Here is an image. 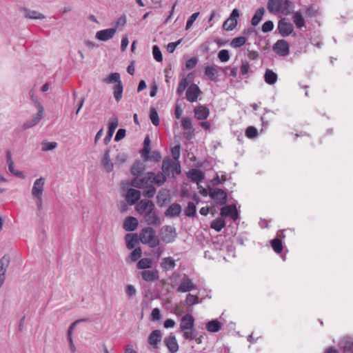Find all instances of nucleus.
<instances>
[{"label":"nucleus","instance_id":"f257e3e1","mask_svg":"<svg viewBox=\"0 0 353 353\" xmlns=\"http://www.w3.org/2000/svg\"><path fill=\"white\" fill-rule=\"evenodd\" d=\"M293 3L290 0H268L267 8L270 12L289 14Z\"/></svg>","mask_w":353,"mask_h":353},{"label":"nucleus","instance_id":"f03ea898","mask_svg":"<svg viewBox=\"0 0 353 353\" xmlns=\"http://www.w3.org/2000/svg\"><path fill=\"white\" fill-rule=\"evenodd\" d=\"M140 241L143 244L148 245L154 248L159 244V237L156 235L154 230L151 227H145L140 232Z\"/></svg>","mask_w":353,"mask_h":353},{"label":"nucleus","instance_id":"423d86ee","mask_svg":"<svg viewBox=\"0 0 353 353\" xmlns=\"http://www.w3.org/2000/svg\"><path fill=\"white\" fill-rule=\"evenodd\" d=\"M131 185L137 188H146L152 185L149 172L143 176L134 177L131 181Z\"/></svg>","mask_w":353,"mask_h":353},{"label":"nucleus","instance_id":"8fccbe9b","mask_svg":"<svg viewBox=\"0 0 353 353\" xmlns=\"http://www.w3.org/2000/svg\"><path fill=\"white\" fill-rule=\"evenodd\" d=\"M185 304L187 305L191 306L195 304L200 303L199 296L196 295H193L190 293L186 295L185 298Z\"/></svg>","mask_w":353,"mask_h":353},{"label":"nucleus","instance_id":"bb28decb","mask_svg":"<svg viewBox=\"0 0 353 353\" xmlns=\"http://www.w3.org/2000/svg\"><path fill=\"white\" fill-rule=\"evenodd\" d=\"M162 339V333L160 330L152 331L148 336V343L153 347H157Z\"/></svg>","mask_w":353,"mask_h":353},{"label":"nucleus","instance_id":"cd10ccee","mask_svg":"<svg viewBox=\"0 0 353 353\" xmlns=\"http://www.w3.org/2000/svg\"><path fill=\"white\" fill-rule=\"evenodd\" d=\"M181 212V207L178 203L171 204L165 212V215L168 217L179 216Z\"/></svg>","mask_w":353,"mask_h":353},{"label":"nucleus","instance_id":"4c0bfd02","mask_svg":"<svg viewBox=\"0 0 353 353\" xmlns=\"http://www.w3.org/2000/svg\"><path fill=\"white\" fill-rule=\"evenodd\" d=\"M113 95L117 102H119L123 97V85L122 83L115 84L113 88Z\"/></svg>","mask_w":353,"mask_h":353},{"label":"nucleus","instance_id":"a878e982","mask_svg":"<svg viewBox=\"0 0 353 353\" xmlns=\"http://www.w3.org/2000/svg\"><path fill=\"white\" fill-rule=\"evenodd\" d=\"M137 226L138 220L133 216H128L125 219L123 228L127 232H132L137 229Z\"/></svg>","mask_w":353,"mask_h":353},{"label":"nucleus","instance_id":"0e129e2a","mask_svg":"<svg viewBox=\"0 0 353 353\" xmlns=\"http://www.w3.org/2000/svg\"><path fill=\"white\" fill-rule=\"evenodd\" d=\"M274 28V23L272 21H265L261 27V30L264 33H267L269 32H271Z\"/></svg>","mask_w":353,"mask_h":353},{"label":"nucleus","instance_id":"5fc2aeb1","mask_svg":"<svg viewBox=\"0 0 353 353\" xmlns=\"http://www.w3.org/2000/svg\"><path fill=\"white\" fill-rule=\"evenodd\" d=\"M236 25L237 21H232L231 20L227 19L223 24V28L226 31H231L236 28Z\"/></svg>","mask_w":353,"mask_h":353},{"label":"nucleus","instance_id":"1a4fd4ad","mask_svg":"<svg viewBox=\"0 0 353 353\" xmlns=\"http://www.w3.org/2000/svg\"><path fill=\"white\" fill-rule=\"evenodd\" d=\"M10 256L5 254L0 259V288L6 279V273L10 263Z\"/></svg>","mask_w":353,"mask_h":353},{"label":"nucleus","instance_id":"9d476101","mask_svg":"<svg viewBox=\"0 0 353 353\" xmlns=\"http://www.w3.org/2000/svg\"><path fill=\"white\" fill-rule=\"evenodd\" d=\"M181 125L183 128L184 137L187 140H191L195 135V129L192 125L190 118H183L181 120Z\"/></svg>","mask_w":353,"mask_h":353},{"label":"nucleus","instance_id":"7c9ffc66","mask_svg":"<svg viewBox=\"0 0 353 353\" xmlns=\"http://www.w3.org/2000/svg\"><path fill=\"white\" fill-rule=\"evenodd\" d=\"M277 79L278 76L276 72L271 69H266L264 74V81L266 83L274 85L277 81Z\"/></svg>","mask_w":353,"mask_h":353},{"label":"nucleus","instance_id":"6e6552de","mask_svg":"<svg viewBox=\"0 0 353 353\" xmlns=\"http://www.w3.org/2000/svg\"><path fill=\"white\" fill-rule=\"evenodd\" d=\"M161 239L165 243H172L176 237L175 228L170 225H164L161 229Z\"/></svg>","mask_w":353,"mask_h":353},{"label":"nucleus","instance_id":"49530a36","mask_svg":"<svg viewBox=\"0 0 353 353\" xmlns=\"http://www.w3.org/2000/svg\"><path fill=\"white\" fill-rule=\"evenodd\" d=\"M199 332L196 330L193 327L191 330H188L183 332L182 336L185 340L187 341H192L196 339V335Z\"/></svg>","mask_w":353,"mask_h":353},{"label":"nucleus","instance_id":"20e7f679","mask_svg":"<svg viewBox=\"0 0 353 353\" xmlns=\"http://www.w3.org/2000/svg\"><path fill=\"white\" fill-rule=\"evenodd\" d=\"M196 289L197 286L193 283L192 279L189 278L186 274H184L181 280L179 285L176 289V291L178 292L184 293L189 292Z\"/></svg>","mask_w":353,"mask_h":353},{"label":"nucleus","instance_id":"4be33fe9","mask_svg":"<svg viewBox=\"0 0 353 353\" xmlns=\"http://www.w3.org/2000/svg\"><path fill=\"white\" fill-rule=\"evenodd\" d=\"M143 217L148 225L158 226L161 224V218L154 210L145 214Z\"/></svg>","mask_w":353,"mask_h":353},{"label":"nucleus","instance_id":"3c124183","mask_svg":"<svg viewBox=\"0 0 353 353\" xmlns=\"http://www.w3.org/2000/svg\"><path fill=\"white\" fill-rule=\"evenodd\" d=\"M141 256V249L140 248H135L129 256L128 261L135 262Z\"/></svg>","mask_w":353,"mask_h":353},{"label":"nucleus","instance_id":"473e14b6","mask_svg":"<svg viewBox=\"0 0 353 353\" xmlns=\"http://www.w3.org/2000/svg\"><path fill=\"white\" fill-rule=\"evenodd\" d=\"M144 170L145 164L140 161H137L132 165L131 172L134 176H135V177L141 176Z\"/></svg>","mask_w":353,"mask_h":353},{"label":"nucleus","instance_id":"13d9d810","mask_svg":"<svg viewBox=\"0 0 353 353\" xmlns=\"http://www.w3.org/2000/svg\"><path fill=\"white\" fill-rule=\"evenodd\" d=\"M150 118V120H151L152 124L154 126L159 125V115H158L157 111L155 110V109H154V108L151 109Z\"/></svg>","mask_w":353,"mask_h":353},{"label":"nucleus","instance_id":"c03bdc74","mask_svg":"<svg viewBox=\"0 0 353 353\" xmlns=\"http://www.w3.org/2000/svg\"><path fill=\"white\" fill-rule=\"evenodd\" d=\"M152 266V261L150 258L141 259L137 263V268L141 270L149 269Z\"/></svg>","mask_w":353,"mask_h":353},{"label":"nucleus","instance_id":"c756f323","mask_svg":"<svg viewBox=\"0 0 353 353\" xmlns=\"http://www.w3.org/2000/svg\"><path fill=\"white\" fill-rule=\"evenodd\" d=\"M170 200L169 191L165 189H162L159 191L157 196V204L159 206L164 205Z\"/></svg>","mask_w":353,"mask_h":353},{"label":"nucleus","instance_id":"72a5a7b5","mask_svg":"<svg viewBox=\"0 0 353 353\" xmlns=\"http://www.w3.org/2000/svg\"><path fill=\"white\" fill-rule=\"evenodd\" d=\"M161 267L165 271L173 270L175 267V261L171 257H165L162 259Z\"/></svg>","mask_w":353,"mask_h":353},{"label":"nucleus","instance_id":"aec40b11","mask_svg":"<svg viewBox=\"0 0 353 353\" xmlns=\"http://www.w3.org/2000/svg\"><path fill=\"white\" fill-rule=\"evenodd\" d=\"M221 68L216 65H208L205 68L204 74L205 75L212 81L218 82V70Z\"/></svg>","mask_w":353,"mask_h":353},{"label":"nucleus","instance_id":"a18cd8bd","mask_svg":"<svg viewBox=\"0 0 353 353\" xmlns=\"http://www.w3.org/2000/svg\"><path fill=\"white\" fill-rule=\"evenodd\" d=\"M104 81L107 83H114L116 84L122 83L121 81L120 74L118 72H113L109 74L105 79Z\"/></svg>","mask_w":353,"mask_h":353},{"label":"nucleus","instance_id":"a211bd4d","mask_svg":"<svg viewBox=\"0 0 353 353\" xmlns=\"http://www.w3.org/2000/svg\"><path fill=\"white\" fill-rule=\"evenodd\" d=\"M116 32V28L101 30L97 32L96 38L101 41H107L113 38Z\"/></svg>","mask_w":353,"mask_h":353},{"label":"nucleus","instance_id":"9b49d317","mask_svg":"<svg viewBox=\"0 0 353 353\" xmlns=\"http://www.w3.org/2000/svg\"><path fill=\"white\" fill-rule=\"evenodd\" d=\"M45 179L40 177L35 180L32 188V195L36 200H41L44 189Z\"/></svg>","mask_w":353,"mask_h":353},{"label":"nucleus","instance_id":"680f3d73","mask_svg":"<svg viewBox=\"0 0 353 353\" xmlns=\"http://www.w3.org/2000/svg\"><path fill=\"white\" fill-rule=\"evenodd\" d=\"M146 188H148V190H145L143 192V195L148 198H153L156 194V188L154 187L153 185H151L147 187Z\"/></svg>","mask_w":353,"mask_h":353},{"label":"nucleus","instance_id":"b1692460","mask_svg":"<svg viewBox=\"0 0 353 353\" xmlns=\"http://www.w3.org/2000/svg\"><path fill=\"white\" fill-rule=\"evenodd\" d=\"M149 174L151 177L152 185L155 184L158 186H161L166 181L168 176L163 172H158L155 174L153 172H149Z\"/></svg>","mask_w":353,"mask_h":353},{"label":"nucleus","instance_id":"79ce46f5","mask_svg":"<svg viewBox=\"0 0 353 353\" xmlns=\"http://www.w3.org/2000/svg\"><path fill=\"white\" fill-rule=\"evenodd\" d=\"M248 39V37L245 36L235 37L233 39H232L230 46L234 48H240L245 44Z\"/></svg>","mask_w":353,"mask_h":353},{"label":"nucleus","instance_id":"69168bd1","mask_svg":"<svg viewBox=\"0 0 353 353\" xmlns=\"http://www.w3.org/2000/svg\"><path fill=\"white\" fill-rule=\"evenodd\" d=\"M172 156L175 161H178L180 157V145H176L171 149Z\"/></svg>","mask_w":353,"mask_h":353},{"label":"nucleus","instance_id":"f8f14e48","mask_svg":"<svg viewBox=\"0 0 353 353\" xmlns=\"http://www.w3.org/2000/svg\"><path fill=\"white\" fill-rule=\"evenodd\" d=\"M274 51L279 55L285 57L290 53V46L284 39L278 40L273 47Z\"/></svg>","mask_w":353,"mask_h":353},{"label":"nucleus","instance_id":"ea45409f","mask_svg":"<svg viewBox=\"0 0 353 353\" xmlns=\"http://www.w3.org/2000/svg\"><path fill=\"white\" fill-rule=\"evenodd\" d=\"M85 321V319H80V320H77L76 321H74L69 327L68 329V339L70 341V349L72 352H74L75 350V347L74 345V343H73V341H72V330L73 329L78 325L81 322H84Z\"/></svg>","mask_w":353,"mask_h":353},{"label":"nucleus","instance_id":"603ef678","mask_svg":"<svg viewBox=\"0 0 353 353\" xmlns=\"http://www.w3.org/2000/svg\"><path fill=\"white\" fill-rule=\"evenodd\" d=\"M103 165L105 170L109 172L113 170V164L110 161L108 152L105 153L104 158L103 159Z\"/></svg>","mask_w":353,"mask_h":353},{"label":"nucleus","instance_id":"c9c22d12","mask_svg":"<svg viewBox=\"0 0 353 353\" xmlns=\"http://www.w3.org/2000/svg\"><path fill=\"white\" fill-rule=\"evenodd\" d=\"M128 249H133L138 243V236L136 234H127L125 237Z\"/></svg>","mask_w":353,"mask_h":353},{"label":"nucleus","instance_id":"338daca9","mask_svg":"<svg viewBox=\"0 0 353 353\" xmlns=\"http://www.w3.org/2000/svg\"><path fill=\"white\" fill-rule=\"evenodd\" d=\"M161 319L160 310L158 307L154 308L151 313V319L154 321H159Z\"/></svg>","mask_w":353,"mask_h":353},{"label":"nucleus","instance_id":"4d7b16f0","mask_svg":"<svg viewBox=\"0 0 353 353\" xmlns=\"http://www.w3.org/2000/svg\"><path fill=\"white\" fill-rule=\"evenodd\" d=\"M245 135L249 139H254L257 137L258 131L254 126H249L245 130Z\"/></svg>","mask_w":353,"mask_h":353},{"label":"nucleus","instance_id":"2eb2a0df","mask_svg":"<svg viewBox=\"0 0 353 353\" xmlns=\"http://www.w3.org/2000/svg\"><path fill=\"white\" fill-rule=\"evenodd\" d=\"M221 215L225 217H230L234 221L239 218V215L234 204L223 207L221 210Z\"/></svg>","mask_w":353,"mask_h":353},{"label":"nucleus","instance_id":"5701e85b","mask_svg":"<svg viewBox=\"0 0 353 353\" xmlns=\"http://www.w3.org/2000/svg\"><path fill=\"white\" fill-rule=\"evenodd\" d=\"M194 113L197 120L203 121L209 117L210 110L206 106L200 105L194 108Z\"/></svg>","mask_w":353,"mask_h":353},{"label":"nucleus","instance_id":"f704fd0d","mask_svg":"<svg viewBox=\"0 0 353 353\" xmlns=\"http://www.w3.org/2000/svg\"><path fill=\"white\" fill-rule=\"evenodd\" d=\"M173 165V161L169 157H165L162 162L161 170L168 176H170Z\"/></svg>","mask_w":353,"mask_h":353},{"label":"nucleus","instance_id":"864d4df0","mask_svg":"<svg viewBox=\"0 0 353 353\" xmlns=\"http://www.w3.org/2000/svg\"><path fill=\"white\" fill-rule=\"evenodd\" d=\"M152 54H153L154 59L157 61L161 62L163 61V56H162L161 52L159 48L158 47V46H157V45L153 46Z\"/></svg>","mask_w":353,"mask_h":353},{"label":"nucleus","instance_id":"39448f33","mask_svg":"<svg viewBox=\"0 0 353 353\" xmlns=\"http://www.w3.org/2000/svg\"><path fill=\"white\" fill-rule=\"evenodd\" d=\"M136 210L138 213L141 216H145V214H148L149 212L155 209L154 203L148 199H142L135 206Z\"/></svg>","mask_w":353,"mask_h":353},{"label":"nucleus","instance_id":"f3484780","mask_svg":"<svg viewBox=\"0 0 353 353\" xmlns=\"http://www.w3.org/2000/svg\"><path fill=\"white\" fill-rule=\"evenodd\" d=\"M163 342L170 353H176L179 350V344L173 333L166 336Z\"/></svg>","mask_w":353,"mask_h":353},{"label":"nucleus","instance_id":"e2e57ef3","mask_svg":"<svg viewBox=\"0 0 353 353\" xmlns=\"http://www.w3.org/2000/svg\"><path fill=\"white\" fill-rule=\"evenodd\" d=\"M199 15V12H194L188 19L187 22H186V25H185V29L186 30H188V29H190L192 27V24L196 21V19H197Z\"/></svg>","mask_w":353,"mask_h":353},{"label":"nucleus","instance_id":"c85d7f7f","mask_svg":"<svg viewBox=\"0 0 353 353\" xmlns=\"http://www.w3.org/2000/svg\"><path fill=\"white\" fill-rule=\"evenodd\" d=\"M223 323L217 319H213L205 324V329L209 332H218L221 330Z\"/></svg>","mask_w":353,"mask_h":353},{"label":"nucleus","instance_id":"6e6d98bb","mask_svg":"<svg viewBox=\"0 0 353 353\" xmlns=\"http://www.w3.org/2000/svg\"><path fill=\"white\" fill-rule=\"evenodd\" d=\"M41 145H42V151H44V152L54 150L57 146V142H54V141H52V142L43 141V142H42Z\"/></svg>","mask_w":353,"mask_h":353},{"label":"nucleus","instance_id":"a19ab883","mask_svg":"<svg viewBox=\"0 0 353 353\" xmlns=\"http://www.w3.org/2000/svg\"><path fill=\"white\" fill-rule=\"evenodd\" d=\"M293 22L296 26V28L301 29L303 27L305 26V19L301 13V12H296L293 16Z\"/></svg>","mask_w":353,"mask_h":353},{"label":"nucleus","instance_id":"dca6fc26","mask_svg":"<svg viewBox=\"0 0 353 353\" xmlns=\"http://www.w3.org/2000/svg\"><path fill=\"white\" fill-rule=\"evenodd\" d=\"M277 29L280 34L283 37H288L294 30L293 26L291 23L285 21V19L280 20L278 23Z\"/></svg>","mask_w":353,"mask_h":353},{"label":"nucleus","instance_id":"bf43d9fd","mask_svg":"<svg viewBox=\"0 0 353 353\" xmlns=\"http://www.w3.org/2000/svg\"><path fill=\"white\" fill-rule=\"evenodd\" d=\"M125 291L128 298H133L137 294V290L135 287L131 284L125 286Z\"/></svg>","mask_w":353,"mask_h":353},{"label":"nucleus","instance_id":"774afa93","mask_svg":"<svg viewBox=\"0 0 353 353\" xmlns=\"http://www.w3.org/2000/svg\"><path fill=\"white\" fill-rule=\"evenodd\" d=\"M305 14L306 16L309 17H313L316 16L317 10L315 8L314 6H310L305 9Z\"/></svg>","mask_w":353,"mask_h":353},{"label":"nucleus","instance_id":"de8ad7c7","mask_svg":"<svg viewBox=\"0 0 353 353\" xmlns=\"http://www.w3.org/2000/svg\"><path fill=\"white\" fill-rule=\"evenodd\" d=\"M270 245L273 250L276 253L279 254L283 250V243L281 239L276 238L270 241Z\"/></svg>","mask_w":353,"mask_h":353},{"label":"nucleus","instance_id":"09e8293b","mask_svg":"<svg viewBox=\"0 0 353 353\" xmlns=\"http://www.w3.org/2000/svg\"><path fill=\"white\" fill-rule=\"evenodd\" d=\"M196 208L195 204L190 201L188 203L187 206L185 208V214L189 217H193L196 215Z\"/></svg>","mask_w":353,"mask_h":353},{"label":"nucleus","instance_id":"4468645a","mask_svg":"<svg viewBox=\"0 0 353 353\" xmlns=\"http://www.w3.org/2000/svg\"><path fill=\"white\" fill-rule=\"evenodd\" d=\"M201 92L199 87L195 83H192L187 88L186 99L191 103L195 102L197 101Z\"/></svg>","mask_w":353,"mask_h":353},{"label":"nucleus","instance_id":"e433bc0d","mask_svg":"<svg viewBox=\"0 0 353 353\" xmlns=\"http://www.w3.org/2000/svg\"><path fill=\"white\" fill-rule=\"evenodd\" d=\"M265 10L263 7L258 8L251 19V23L253 26H256L262 20Z\"/></svg>","mask_w":353,"mask_h":353},{"label":"nucleus","instance_id":"ddd939ff","mask_svg":"<svg viewBox=\"0 0 353 353\" xmlns=\"http://www.w3.org/2000/svg\"><path fill=\"white\" fill-rule=\"evenodd\" d=\"M194 327V318L190 314H185L180 320L179 330L180 332L191 330Z\"/></svg>","mask_w":353,"mask_h":353},{"label":"nucleus","instance_id":"37998d69","mask_svg":"<svg viewBox=\"0 0 353 353\" xmlns=\"http://www.w3.org/2000/svg\"><path fill=\"white\" fill-rule=\"evenodd\" d=\"M225 226V221L222 218H217L211 222L210 227L220 232Z\"/></svg>","mask_w":353,"mask_h":353},{"label":"nucleus","instance_id":"412c9836","mask_svg":"<svg viewBox=\"0 0 353 353\" xmlns=\"http://www.w3.org/2000/svg\"><path fill=\"white\" fill-rule=\"evenodd\" d=\"M142 279L146 282H154L159 279V274L157 270H145L141 272Z\"/></svg>","mask_w":353,"mask_h":353},{"label":"nucleus","instance_id":"052dcab7","mask_svg":"<svg viewBox=\"0 0 353 353\" xmlns=\"http://www.w3.org/2000/svg\"><path fill=\"white\" fill-rule=\"evenodd\" d=\"M218 58L222 62H226L230 59V52L228 50H221L218 53Z\"/></svg>","mask_w":353,"mask_h":353},{"label":"nucleus","instance_id":"0eeeda50","mask_svg":"<svg viewBox=\"0 0 353 353\" xmlns=\"http://www.w3.org/2000/svg\"><path fill=\"white\" fill-rule=\"evenodd\" d=\"M210 196L216 203L220 205H223L227 202V193L222 189L215 188L212 190H210Z\"/></svg>","mask_w":353,"mask_h":353},{"label":"nucleus","instance_id":"6ab92c4d","mask_svg":"<svg viewBox=\"0 0 353 353\" xmlns=\"http://www.w3.org/2000/svg\"><path fill=\"white\" fill-rule=\"evenodd\" d=\"M141 196V193L139 190L130 188L126 192L125 199L129 205H132L140 199Z\"/></svg>","mask_w":353,"mask_h":353},{"label":"nucleus","instance_id":"393cba45","mask_svg":"<svg viewBox=\"0 0 353 353\" xmlns=\"http://www.w3.org/2000/svg\"><path fill=\"white\" fill-rule=\"evenodd\" d=\"M187 176L192 182L196 183L197 184L201 182L205 177L204 173L199 169L190 170L187 173Z\"/></svg>","mask_w":353,"mask_h":353},{"label":"nucleus","instance_id":"7ed1b4c3","mask_svg":"<svg viewBox=\"0 0 353 353\" xmlns=\"http://www.w3.org/2000/svg\"><path fill=\"white\" fill-rule=\"evenodd\" d=\"M31 99L34 103V106L37 109V113L33 116L31 120L27 121L24 123L23 128L26 130L36 125L40 120L43 117V107L38 99L31 94Z\"/></svg>","mask_w":353,"mask_h":353},{"label":"nucleus","instance_id":"58836bf2","mask_svg":"<svg viewBox=\"0 0 353 353\" xmlns=\"http://www.w3.org/2000/svg\"><path fill=\"white\" fill-rule=\"evenodd\" d=\"M118 124H119V120H118L117 117H113L110 119L109 123H108V130L109 139H111L113 134L114 133L115 130L117 129V128L118 126Z\"/></svg>","mask_w":353,"mask_h":353},{"label":"nucleus","instance_id":"2f4dec72","mask_svg":"<svg viewBox=\"0 0 353 353\" xmlns=\"http://www.w3.org/2000/svg\"><path fill=\"white\" fill-rule=\"evenodd\" d=\"M23 14L26 18L31 19H43L46 18L45 15L36 10H31L28 8L23 9Z\"/></svg>","mask_w":353,"mask_h":353}]
</instances>
